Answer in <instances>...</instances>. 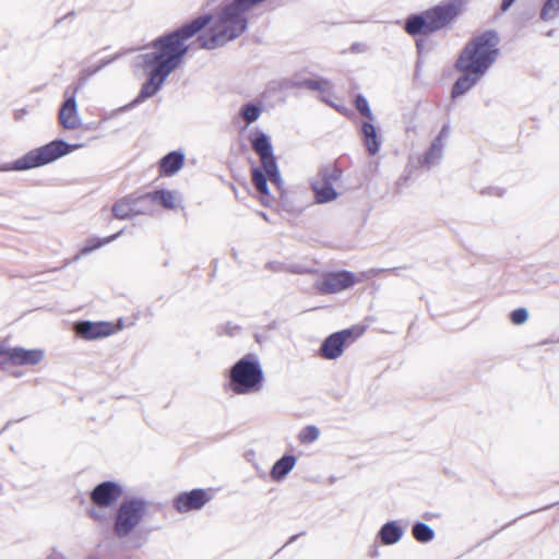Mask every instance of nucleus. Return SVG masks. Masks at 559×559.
Instances as JSON below:
<instances>
[{
    "mask_svg": "<svg viewBox=\"0 0 559 559\" xmlns=\"http://www.w3.org/2000/svg\"><path fill=\"white\" fill-rule=\"evenodd\" d=\"M462 11V0L441 1L421 13L407 16L404 31L411 36H428L443 29H451Z\"/></svg>",
    "mask_w": 559,
    "mask_h": 559,
    "instance_id": "obj_1",
    "label": "nucleus"
},
{
    "mask_svg": "<svg viewBox=\"0 0 559 559\" xmlns=\"http://www.w3.org/2000/svg\"><path fill=\"white\" fill-rule=\"evenodd\" d=\"M499 35L493 29L473 37L459 55L455 69L485 75L499 56Z\"/></svg>",
    "mask_w": 559,
    "mask_h": 559,
    "instance_id": "obj_2",
    "label": "nucleus"
},
{
    "mask_svg": "<svg viewBox=\"0 0 559 559\" xmlns=\"http://www.w3.org/2000/svg\"><path fill=\"white\" fill-rule=\"evenodd\" d=\"M79 147H81V144H69L61 139L53 140L48 144L27 152L12 163L0 165V171H22L40 167L68 155Z\"/></svg>",
    "mask_w": 559,
    "mask_h": 559,
    "instance_id": "obj_3",
    "label": "nucleus"
},
{
    "mask_svg": "<svg viewBox=\"0 0 559 559\" xmlns=\"http://www.w3.org/2000/svg\"><path fill=\"white\" fill-rule=\"evenodd\" d=\"M264 374L253 354L240 358L229 371V386L236 394H252L262 390Z\"/></svg>",
    "mask_w": 559,
    "mask_h": 559,
    "instance_id": "obj_4",
    "label": "nucleus"
},
{
    "mask_svg": "<svg viewBox=\"0 0 559 559\" xmlns=\"http://www.w3.org/2000/svg\"><path fill=\"white\" fill-rule=\"evenodd\" d=\"M147 510V502L143 498L123 500L115 514L114 533L118 538L129 536L141 523Z\"/></svg>",
    "mask_w": 559,
    "mask_h": 559,
    "instance_id": "obj_5",
    "label": "nucleus"
},
{
    "mask_svg": "<svg viewBox=\"0 0 559 559\" xmlns=\"http://www.w3.org/2000/svg\"><path fill=\"white\" fill-rule=\"evenodd\" d=\"M343 170L336 163L321 165L318 173L310 180L317 203L324 204L337 199L338 193L334 185L341 180Z\"/></svg>",
    "mask_w": 559,
    "mask_h": 559,
    "instance_id": "obj_6",
    "label": "nucleus"
},
{
    "mask_svg": "<svg viewBox=\"0 0 559 559\" xmlns=\"http://www.w3.org/2000/svg\"><path fill=\"white\" fill-rule=\"evenodd\" d=\"M364 332L365 328L353 326L329 335L321 344L319 350L321 357L329 360L338 358L342 356L344 347L348 342L359 337Z\"/></svg>",
    "mask_w": 559,
    "mask_h": 559,
    "instance_id": "obj_7",
    "label": "nucleus"
},
{
    "mask_svg": "<svg viewBox=\"0 0 559 559\" xmlns=\"http://www.w3.org/2000/svg\"><path fill=\"white\" fill-rule=\"evenodd\" d=\"M361 278L349 271H338L325 274L317 282L316 287L320 294H336L353 287Z\"/></svg>",
    "mask_w": 559,
    "mask_h": 559,
    "instance_id": "obj_8",
    "label": "nucleus"
},
{
    "mask_svg": "<svg viewBox=\"0 0 559 559\" xmlns=\"http://www.w3.org/2000/svg\"><path fill=\"white\" fill-rule=\"evenodd\" d=\"M70 88L71 87H68L64 91V100L60 106L58 120L63 129L76 130L82 126L75 97L76 92L80 90V85L74 86L72 92H70Z\"/></svg>",
    "mask_w": 559,
    "mask_h": 559,
    "instance_id": "obj_9",
    "label": "nucleus"
},
{
    "mask_svg": "<svg viewBox=\"0 0 559 559\" xmlns=\"http://www.w3.org/2000/svg\"><path fill=\"white\" fill-rule=\"evenodd\" d=\"M45 357L43 349H26L24 347L9 348L8 358H3L0 361V366L4 369L7 365L13 366H36Z\"/></svg>",
    "mask_w": 559,
    "mask_h": 559,
    "instance_id": "obj_10",
    "label": "nucleus"
},
{
    "mask_svg": "<svg viewBox=\"0 0 559 559\" xmlns=\"http://www.w3.org/2000/svg\"><path fill=\"white\" fill-rule=\"evenodd\" d=\"M211 498V495L204 489H192L179 493L174 500V508L180 513L200 510Z\"/></svg>",
    "mask_w": 559,
    "mask_h": 559,
    "instance_id": "obj_11",
    "label": "nucleus"
},
{
    "mask_svg": "<svg viewBox=\"0 0 559 559\" xmlns=\"http://www.w3.org/2000/svg\"><path fill=\"white\" fill-rule=\"evenodd\" d=\"M122 495V487L115 481H103L91 491L92 502L99 508L112 507Z\"/></svg>",
    "mask_w": 559,
    "mask_h": 559,
    "instance_id": "obj_12",
    "label": "nucleus"
},
{
    "mask_svg": "<svg viewBox=\"0 0 559 559\" xmlns=\"http://www.w3.org/2000/svg\"><path fill=\"white\" fill-rule=\"evenodd\" d=\"M75 333L84 340H96L111 335L115 332L110 322L79 321L74 324Z\"/></svg>",
    "mask_w": 559,
    "mask_h": 559,
    "instance_id": "obj_13",
    "label": "nucleus"
},
{
    "mask_svg": "<svg viewBox=\"0 0 559 559\" xmlns=\"http://www.w3.org/2000/svg\"><path fill=\"white\" fill-rule=\"evenodd\" d=\"M250 144L255 154L260 157L261 166L276 162L270 138L263 132L250 135Z\"/></svg>",
    "mask_w": 559,
    "mask_h": 559,
    "instance_id": "obj_14",
    "label": "nucleus"
},
{
    "mask_svg": "<svg viewBox=\"0 0 559 559\" xmlns=\"http://www.w3.org/2000/svg\"><path fill=\"white\" fill-rule=\"evenodd\" d=\"M361 135L364 145L369 155H376L380 150L381 139L378 134L377 128L370 120L362 122Z\"/></svg>",
    "mask_w": 559,
    "mask_h": 559,
    "instance_id": "obj_15",
    "label": "nucleus"
},
{
    "mask_svg": "<svg viewBox=\"0 0 559 559\" xmlns=\"http://www.w3.org/2000/svg\"><path fill=\"white\" fill-rule=\"evenodd\" d=\"M463 74L454 82L451 97L457 98L468 92L484 76L471 71H461Z\"/></svg>",
    "mask_w": 559,
    "mask_h": 559,
    "instance_id": "obj_16",
    "label": "nucleus"
},
{
    "mask_svg": "<svg viewBox=\"0 0 559 559\" xmlns=\"http://www.w3.org/2000/svg\"><path fill=\"white\" fill-rule=\"evenodd\" d=\"M403 534L404 528L396 521H390L381 526L378 537L383 545H394L401 540Z\"/></svg>",
    "mask_w": 559,
    "mask_h": 559,
    "instance_id": "obj_17",
    "label": "nucleus"
},
{
    "mask_svg": "<svg viewBox=\"0 0 559 559\" xmlns=\"http://www.w3.org/2000/svg\"><path fill=\"white\" fill-rule=\"evenodd\" d=\"M133 216L136 215H151L155 211L154 197L152 192L141 195L130 194Z\"/></svg>",
    "mask_w": 559,
    "mask_h": 559,
    "instance_id": "obj_18",
    "label": "nucleus"
},
{
    "mask_svg": "<svg viewBox=\"0 0 559 559\" xmlns=\"http://www.w3.org/2000/svg\"><path fill=\"white\" fill-rule=\"evenodd\" d=\"M185 163V155L181 152L173 151L166 154L159 162L160 173L167 176L176 174Z\"/></svg>",
    "mask_w": 559,
    "mask_h": 559,
    "instance_id": "obj_19",
    "label": "nucleus"
},
{
    "mask_svg": "<svg viewBox=\"0 0 559 559\" xmlns=\"http://www.w3.org/2000/svg\"><path fill=\"white\" fill-rule=\"evenodd\" d=\"M297 462V459L293 454H285L281 459H278L272 469H271V477L275 481L283 480L289 472L294 468L295 464Z\"/></svg>",
    "mask_w": 559,
    "mask_h": 559,
    "instance_id": "obj_20",
    "label": "nucleus"
},
{
    "mask_svg": "<svg viewBox=\"0 0 559 559\" xmlns=\"http://www.w3.org/2000/svg\"><path fill=\"white\" fill-rule=\"evenodd\" d=\"M295 85L310 91H319L321 93V99L325 103H329L328 97L332 95V84L326 79H306L295 83Z\"/></svg>",
    "mask_w": 559,
    "mask_h": 559,
    "instance_id": "obj_21",
    "label": "nucleus"
},
{
    "mask_svg": "<svg viewBox=\"0 0 559 559\" xmlns=\"http://www.w3.org/2000/svg\"><path fill=\"white\" fill-rule=\"evenodd\" d=\"M443 156V144L431 142L428 151L419 158V164L430 168L441 160Z\"/></svg>",
    "mask_w": 559,
    "mask_h": 559,
    "instance_id": "obj_22",
    "label": "nucleus"
},
{
    "mask_svg": "<svg viewBox=\"0 0 559 559\" xmlns=\"http://www.w3.org/2000/svg\"><path fill=\"white\" fill-rule=\"evenodd\" d=\"M251 182L259 194L262 197L269 195L267 175L265 174L263 167H252Z\"/></svg>",
    "mask_w": 559,
    "mask_h": 559,
    "instance_id": "obj_23",
    "label": "nucleus"
},
{
    "mask_svg": "<svg viewBox=\"0 0 559 559\" xmlns=\"http://www.w3.org/2000/svg\"><path fill=\"white\" fill-rule=\"evenodd\" d=\"M112 214L118 219H128L133 217L132 203L130 195L118 200L112 205Z\"/></svg>",
    "mask_w": 559,
    "mask_h": 559,
    "instance_id": "obj_24",
    "label": "nucleus"
},
{
    "mask_svg": "<svg viewBox=\"0 0 559 559\" xmlns=\"http://www.w3.org/2000/svg\"><path fill=\"white\" fill-rule=\"evenodd\" d=\"M262 106L253 103H246L239 110V116L246 121V124L257 121L262 114Z\"/></svg>",
    "mask_w": 559,
    "mask_h": 559,
    "instance_id": "obj_25",
    "label": "nucleus"
},
{
    "mask_svg": "<svg viewBox=\"0 0 559 559\" xmlns=\"http://www.w3.org/2000/svg\"><path fill=\"white\" fill-rule=\"evenodd\" d=\"M122 234V230L118 231L115 235H111L103 240L100 239H90L87 243L80 250V252L74 257L73 260H79L82 255H86L91 253L92 251L100 248L102 246L109 243L114 240H116L120 235Z\"/></svg>",
    "mask_w": 559,
    "mask_h": 559,
    "instance_id": "obj_26",
    "label": "nucleus"
},
{
    "mask_svg": "<svg viewBox=\"0 0 559 559\" xmlns=\"http://www.w3.org/2000/svg\"><path fill=\"white\" fill-rule=\"evenodd\" d=\"M154 197V204L160 203L163 207L167 210H174L176 207L177 195L175 192L169 190H156L152 192Z\"/></svg>",
    "mask_w": 559,
    "mask_h": 559,
    "instance_id": "obj_27",
    "label": "nucleus"
},
{
    "mask_svg": "<svg viewBox=\"0 0 559 559\" xmlns=\"http://www.w3.org/2000/svg\"><path fill=\"white\" fill-rule=\"evenodd\" d=\"M118 57H120V55H116L114 57H110V58H105V59H102L99 61V63L95 64V66H88L86 67L85 69L82 70V76L80 78L79 80V84L80 85V88L84 85L85 81L93 76L94 74H96L97 72H99L103 68H105L106 66L110 64L114 60H116Z\"/></svg>",
    "mask_w": 559,
    "mask_h": 559,
    "instance_id": "obj_28",
    "label": "nucleus"
},
{
    "mask_svg": "<svg viewBox=\"0 0 559 559\" xmlns=\"http://www.w3.org/2000/svg\"><path fill=\"white\" fill-rule=\"evenodd\" d=\"M412 534L414 538L419 543H428L433 539L435 532L426 523L416 522L412 527Z\"/></svg>",
    "mask_w": 559,
    "mask_h": 559,
    "instance_id": "obj_29",
    "label": "nucleus"
},
{
    "mask_svg": "<svg viewBox=\"0 0 559 559\" xmlns=\"http://www.w3.org/2000/svg\"><path fill=\"white\" fill-rule=\"evenodd\" d=\"M320 437V430L314 425H308L300 430L298 433V440L302 444H310L318 440Z\"/></svg>",
    "mask_w": 559,
    "mask_h": 559,
    "instance_id": "obj_30",
    "label": "nucleus"
},
{
    "mask_svg": "<svg viewBox=\"0 0 559 559\" xmlns=\"http://www.w3.org/2000/svg\"><path fill=\"white\" fill-rule=\"evenodd\" d=\"M558 14L559 0H546L540 11V19L543 21H550L557 17Z\"/></svg>",
    "mask_w": 559,
    "mask_h": 559,
    "instance_id": "obj_31",
    "label": "nucleus"
},
{
    "mask_svg": "<svg viewBox=\"0 0 559 559\" xmlns=\"http://www.w3.org/2000/svg\"><path fill=\"white\" fill-rule=\"evenodd\" d=\"M265 174L267 175V179L274 185L277 189L282 190L283 180L278 170V166L276 162L269 163V165L263 166Z\"/></svg>",
    "mask_w": 559,
    "mask_h": 559,
    "instance_id": "obj_32",
    "label": "nucleus"
},
{
    "mask_svg": "<svg viewBox=\"0 0 559 559\" xmlns=\"http://www.w3.org/2000/svg\"><path fill=\"white\" fill-rule=\"evenodd\" d=\"M355 106L361 116L368 118L370 121L373 120V114L370 109L367 98L364 95H361V94L356 95Z\"/></svg>",
    "mask_w": 559,
    "mask_h": 559,
    "instance_id": "obj_33",
    "label": "nucleus"
},
{
    "mask_svg": "<svg viewBox=\"0 0 559 559\" xmlns=\"http://www.w3.org/2000/svg\"><path fill=\"white\" fill-rule=\"evenodd\" d=\"M510 319L514 324H523L528 319V311L525 308H518L511 312Z\"/></svg>",
    "mask_w": 559,
    "mask_h": 559,
    "instance_id": "obj_34",
    "label": "nucleus"
},
{
    "mask_svg": "<svg viewBox=\"0 0 559 559\" xmlns=\"http://www.w3.org/2000/svg\"><path fill=\"white\" fill-rule=\"evenodd\" d=\"M448 135H449V127L443 126L442 129L440 130L439 134L436 136V139L432 142H435L437 144L439 142V144L444 145V141L448 138Z\"/></svg>",
    "mask_w": 559,
    "mask_h": 559,
    "instance_id": "obj_35",
    "label": "nucleus"
},
{
    "mask_svg": "<svg viewBox=\"0 0 559 559\" xmlns=\"http://www.w3.org/2000/svg\"><path fill=\"white\" fill-rule=\"evenodd\" d=\"M88 515H90L91 518H93L94 520H96V521H102V520H103V518H104V516H103L98 511H96L95 509H91V510H88Z\"/></svg>",
    "mask_w": 559,
    "mask_h": 559,
    "instance_id": "obj_36",
    "label": "nucleus"
},
{
    "mask_svg": "<svg viewBox=\"0 0 559 559\" xmlns=\"http://www.w3.org/2000/svg\"><path fill=\"white\" fill-rule=\"evenodd\" d=\"M514 2L515 0H502L501 10L503 12L508 11Z\"/></svg>",
    "mask_w": 559,
    "mask_h": 559,
    "instance_id": "obj_37",
    "label": "nucleus"
},
{
    "mask_svg": "<svg viewBox=\"0 0 559 559\" xmlns=\"http://www.w3.org/2000/svg\"><path fill=\"white\" fill-rule=\"evenodd\" d=\"M8 352H9V348H5V347L0 343V357L8 358Z\"/></svg>",
    "mask_w": 559,
    "mask_h": 559,
    "instance_id": "obj_38",
    "label": "nucleus"
},
{
    "mask_svg": "<svg viewBox=\"0 0 559 559\" xmlns=\"http://www.w3.org/2000/svg\"><path fill=\"white\" fill-rule=\"evenodd\" d=\"M407 179H408V177H407V176L400 177V178L397 179V181H396V186H397L399 188H400V187H402L403 185H405V183H406Z\"/></svg>",
    "mask_w": 559,
    "mask_h": 559,
    "instance_id": "obj_39",
    "label": "nucleus"
},
{
    "mask_svg": "<svg viewBox=\"0 0 559 559\" xmlns=\"http://www.w3.org/2000/svg\"><path fill=\"white\" fill-rule=\"evenodd\" d=\"M226 330H227V332H228V333L234 334V331H238V330H239V326H237V325L231 326V324H230V323H228V324L226 325Z\"/></svg>",
    "mask_w": 559,
    "mask_h": 559,
    "instance_id": "obj_40",
    "label": "nucleus"
},
{
    "mask_svg": "<svg viewBox=\"0 0 559 559\" xmlns=\"http://www.w3.org/2000/svg\"><path fill=\"white\" fill-rule=\"evenodd\" d=\"M289 272H293V273H301V269L297 265H293L290 266L289 269H287Z\"/></svg>",
    "mask_w": 559,
    "mask_h": 559,
    "instance_id": "obj_41",
    "label": "nucleus"
},
{
    "mask_svg": "<svg viewBox=\"0 0 559 559\" xmlns=\"http://www.w3.org/2000/svg\"><path fill=\"white\" fill-rule=\"evenodd\" d=\"M416 47H417V49L420 51V50H421V48H423V40H417V41H416Z\"/></svg>",
    "mask_w": 559,
    "mask_h": 559,
    "instance_id": "obj_42",
    "label": "nucleus"
},
{
    "mask_svg": "<svg viewBox=\"0 0 559 559\" xmlns=\"http://www.w3.org/2000/svg\"><path fill=\"white\" fill-rule=\"evenodd\" d=\"M296 538H297V535L293 536V537L290 538V542L295 540Z\"/></svg>",
    "mask_w": 559,
    "mask_h": 559,
    "instance_id": "obj_43",
    "label": "nucleus"
}]
</instances>
